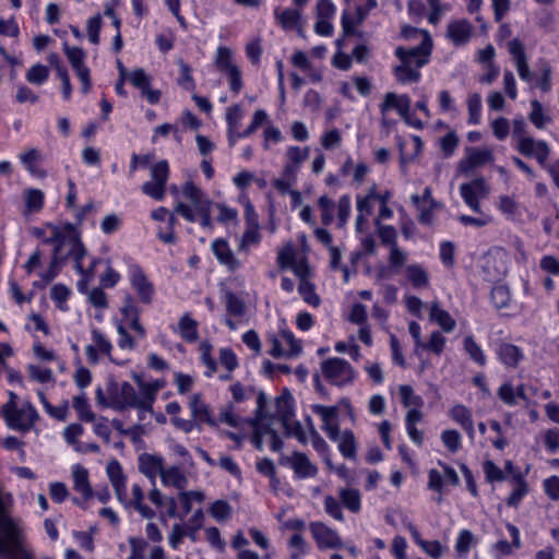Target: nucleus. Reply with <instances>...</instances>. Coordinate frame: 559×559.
<instances>
[{
  "mask_svg": "<svg viewBox=\"0 0 559 559\" xmlns=\"http://www.w3.org/2000/svg\"><path fill=\"white\" fill-rule=\"evenodd\" d=\"M276 404V416L282 425H286V423L294 417V408H293V397L288 392H284L281 396H278L275 401Z\"/></svg>",
  "mask_w": 559,
  "mask_h": 559,
  "instance_id": "c756f323",
  "label": "nucleus"
},
{
  "mask_svg": "<svg viewBox=\"0 0 559 559\" xmlns=\"http://www.w3.org/2000/svg\"><path fill=\"white\" fill-rule=\"evenodd\" d=\"M340 499L342 503L352 512L360 510V495L357 489L343 488L340 490Z\"/></svg>",
  "mask_w": 559,
  "mask_h": 559,
  "instance_id": "e433bc0d",
  "label": "nucleus"
},
{
  "mask_svg": "<svg viewBox=\"0 0 559 559\" xmlns=\"http://www.w3.org/2000/svg\"><path fill=\"white\" fill-rule=\"evenodd\" d=\"M274 15L275 20L285 29H292L296 27L301 19V13L298 9H285L283 11H278V9H276Z\"/></svg>",
  "mask_w": 559,
  "mask_h": 559,
  "instance_id": "72a5a7b5",
  "label": "nucleus"
},
{
  "mask_svg": "<svg viewBox=\"0 0 559 559\" xmlns=\"http://www.w3.org/2000/svg\"><path fill=\"white\" fill-rule=\"evenodd\" d=\"M168 174V164L166 160H160L151 167V177L154 182L166 186Z\"/></svg>",
  "mask_w": 559,
  "mask_h": 559,
  "instance_id": "13d9d810",
  "label": "nucleus"
},
{
  "mask_svg": "<svg viewBox=\"0 0 559 559\" xmlns=\"http://www.w3.org/2000/svg\"><path fill=\"white\" fill-rule=\"evenodd\" d=\"M463 346L471 359H473L479 366L486 365V356L473 336H466L463 341Z\"/></svg>",
  "mask_w": 559,
  "mask_h": 559,
  "instance_id": "4c0bfd02",
  "label": "nucleus"
},
{
  "mask_svg": "<svg viewBox=\"0 0 559 559\" xmlns=\"http://www.w3.org/2000/svg\"><path fill=\"white\" fill-rule=\"evenodd\" d=\"M160 479L165 486H174L178 489H183L187 485V477L177 466L164 468L162 472Z\"/></svg>",
  "mask_w": 559,
  "mask_h": 559,
  "instance_id": "2f4dec72",
  "label": "nucleus"
},
{
  "mask_svg": "<svg viewBox=\"0 0 559 559\" xmlns=\"http://www.w3.org/2000/svg\"><path fill=\"white\" fill-rule=\"evenodd\" d=\"M226 308L229 314L240 317L245 313L246 306L243 301L234 293H226Z\"/></svg>",
  "mask_w": 559,
  "mask_h": 559,
  "instance_id": "4d7b16f0",
  "label": "nucleus"
},
{
  "mask_svg": "<svg viewBox=\"0 0 559 559\" xmlns=\"http://www.w3.org/2000/svg\"><path fill=\"white\" fill-rule=\"evenodd\" d=\"M492 159L493 154L491 150L468 147L466 150L465 158L460 162V170L466 174L476 167L491 162Z\"/></svg>",
  "mask_w": 559,
  "mask_h": 559,
  "instance_id": "2eb2a0df",
  "label": "nucleus"
},
{
  "mask_svg": "<svg viewBox=\"0 0 559 559\" xmlns=\"http://www.w3.org/2000/svg\"><path fill=\"white\" fill-rule=\"evenodd\" d=\"M538 70L540 76L536 85L544 92L548 93L551 90V67L548 61L540 59L538 61Z\"/></svg>",
  "mask_w": 559,
  "mask_h": 559,
  "instance_id": "a19ab883",
  "label": "nucleus"
},
{
  "mask_svg": "<svg viewBox=\"0 0 559 559\" xmlns=\"http://www.w3.org/2000/svg\"><path fill=\"white\" fill-rule=\"evenodd\" d=\"M121 226V218L116 214H108L100 223V229L106 235L116 233Z\"/></svg>",
  "mask_w": 559,
  "mask_h": 559,
  "instance_id": "774afa93",
  "label": "nucleus"
},
{
  "mask_svg": "<svg viewBox=\"0 0 559 559\" xmlns=\"http://www.w3.org/2000/svg\"><path fill=\"white\" fill-rule=\"evenodd\" d=\"M2 415L7 426L20 432L29 431L38 419L37 411L28 402L17 407L14 401H8L2 407Z\"/></svg>",
  "mask_w": 559,
  "mask_h": 559,
  "instance_id": "39448f33",
  "label": "nucleus"
},
{
  "mask_svg": "<svg viewBox=\"0 0 559 559\" xmlns=\"http://www.w3.org/2000/svg\"><path fill=\"white\" fill-rule=\"evenodd\" d=\"M140 393L129 382L119 383L114 379L107 381V394L109 408L124 411L128 407L138 408L140 412H152V405L159 390L157 383L143 382L138 379Z\"/></svg>",
  "mask_w": 559,
  "mask_h": 559,
  "instance_id": "f257e3e1",
  "label": "nucleus"
},
{
  "mask_svg": "<svg viewBox=\"0 0 559 559\" xmlns=\"http://www.w3.org/2000/svg\"><path fill=\"white\" fill-rule=\"evenodd\" d=\"M309 528L319 548L342 547V539L338 534L322 522H311Z\"/></svg>",
  "mask_w": 559,
  "mask_h": 559,
  "instance_id": "f8f14e48",
  "label": "nucleus"
},
{
  "mask_svg": "<svg viewBox=\"0 0 559 559\" xmlns=\"http://www.w3.org/2000/svg\"><path fill=\"white\" fill-rule=\"evenodd\" d=\"M281 463L289 464L298 478L314 477L318 473V468L307 455L300 452H294L290 456L282 459Z\"/></svg>",
  "mask_w": 559,
  "mask_h": 559,
  "instance_id": "4468645a",
  "label": "nucleus"
},
{
  "mask_svg": "<svg viewBox=\"0 0 559 559\" xmlns=\"http://www.w3.org/2000/svg\"><path fill=\"white\" fill-rule=\"evenodd\" d=\"M165 189L166 186L154 181H146L142 185V192L157 201L165 198Z\"/></svg>",
  "mask_w": 559,
  "mask_h": 559,
  "instance_id": "0e129e2a",
  "label": "nucleus"
},
{
  "mask_svg": "<svg viewBox=\"0 0 559 559\" xmlns=\"http://www.w3.org/2000/svg\"><path fill=\"white\" fill-rule=\"evenodd\" d=\"M467 108H468V123L478 124L480 122V111H481V97L478 93H474L469 95L467 99Z\"/></svg>",
  "mask_w": 559,
  "mask_h": 559,
  "instance_id": "de8ad7c7",
  "label": "nucleus"
},
{
  "mask_svg": "<svg viewBox=\"0 0 559 559\" xmlns=\"http://www.w3.org/2000/svg\"><path fill=\"white\" fill-rule=\"evenodd\" d=\"M324 378L333 385L343 386L355 379L353 367L342 358H329L321 362Z\"/></svg>",
  "mask_w": 559,
  "mask_h": 559,
  "instance_id": "0eeeda50",
  "label": "nucleus"
},
{
  "mask_svg": "<svg viewBox=\"0 0 559 559\" xmlns=\"http://www.w3.org/2000/svg\"><path fill=\"white\" fill-rule=\"evenodd\" d=\"M63 259L60 258V248H53L49 269L41 275L43 280L51 282L58 274V269Z\"/></svg>",
  "mask_w": 559,
  "mask_h": 559,
  "instance_id": "e2e57ef3",
  "label": "nucleus"
},
{
  "mask_svg": "<svg viewBox=\"0 0 559 559\" xmlns=\"http://www.w3.org/2000/svg\"><path fill=\"white\" fill-rule=\"evenodd\" d=\"M215 63L219 71L226 73L233 68H237L231 61V50L226 47H219L217 49Z\"/></svg>",
  "mask_w": 559,
  "mask_h": 559,
  "instance_id": "8fccbe9b",
  "label": "nucleus"
},
{
  "mask_svg": "<svg viewBox=\"0 0 559 559\" xmlns=\"http://www.w3.org/2000/svg\"><path fill=\"white\" fill-rule=\"evenodd\" d=\"M190 409L193 419L200 423H206L210 426H215V421L212 418L210 407L204 404L199 394H194L190 400Z\"/></svg>",
  "mask_w": 559,
  "mask_h": 559,
  "instance_id": "a878e982",
  "label": "nucleus"
},
{
  "mask_svg": "<svg viewBox=\"0 0 559 559\" xmlns=\"http://www.w3.org/2000/svg\"><path fill=\"white\" fill-rule=\"evenodd\" d=\"M139 469L155 485L156 476H162L164 469L163 457L147 453L141 454L139 457Z\"/></svg>",
  "mask_w": 559,
  "mask_h": 559,
  "instance_id": "dca6fc26",
  "label": "nucleus"
},
{
  "mask_svg": "<svg viewBox=\"0 0 559 559\" xmlns=\"http://www.w3.org/2000/svg\"><path fill=\"white\" fill-rule=\"evenodd\" d=\"M130 282L132 287L138 292L140 300L144 304H151L154 295V287L146 278L141 267H131Z\"/></svg>",
  "mask_w": 559,
  "mask_h": 559,
  "instance_id": "ddd939ff",
  "label": "nucleus"
},
{
  "mask_svg": "<svg viewBox=\"0 0 559 559\" xmlns=\"http://www.w3.org/2000/svg\"><path fill=\"white\" fill-rule=\"evenodd\" d=\"M445 342V337L439 331H435L430 334L429 341L423 343L421 348L440 355L444 349Z\"/></svg>",
  "mask_w": 559,
  "mask_h": 559,
  "instance_id": "3c124183",
  "label": "nucleus"
},
{
  "mask_svg": "<svg viewBox=\"0 0 559 559\" xmlns=\"http://www.w3.org/2000/svg\"><path fill=\"white\" fill-rule=\"evenodd\" d=\"M212 251L219 263L226 265L228 270L235 271L240 266V262L235 258L227 241L217 239L212 243Z\"/></svg>",
  "mask_w": 559,
  "mask_h": 559,
  "instance_id": "6ab92c4d",
  "label": "nucleus"
},
{
  "mask_svg": "<svg viewBox=\"0 0 559 559\" xmlns=\"http://www.w3.org/2000/svg\"><path fill=\"white\" fill-rule=\"evenodd\" d=\"M460 193L466 205L476 213H481L480 203L481 199H485L489 194V188L486 180L480 177L465 182L460 186Z\"/></svg>",
  "mask_w": 559,
  "mask_h": 559,
  "instance_id": "1a4fd4ad",
  "label": "nucleus"
},
{
  "mask_svg": "<svg viewBox=\"0 0 559 559\" xmlns=\"http://www.w3.org/2000/svg\"><path fill=\"white\" fill-rule=\"evenodd\" d=\"M12 495L4 490L0 484V556L10 555L12 547L17 548L22 533L15 523L4 515L5 509L12 503Z\"/></svg>",
  "mask_w": 559,
  "mask_h": 559,
  "instance_id": "20e7f679",
  "label": "nucleus"
},
{
  "mask_svg": "<svg viewBox=\"0 0 559 559\" xmlns=\"http://www.w3.org/2000/svg\"><path fill=\"white\" fill-rule=\"evenodd\" d=\"M182 194L190 201L193 209L182 202H178L175 206V213L181 215L190 223H194L198 215L203 228L213 229L211 213L214 203L191 181L182 186Z\"/></svg>",
  "mask_w": 559,
  "mask_h": 559,
  "instance_id": "f03ea898",
  "label": "nucleus"
},
{
  "mask_svg": "<svg viewBox=\"0 0 559 559\" xmlns=\"http://www.w3.org/2000/svg\"><path fill=\"white\" fill-rule=\"evenodd\" d=\"M313 412L319 415L323 421L322 429L329 438H335L338 426L334 423L337 417V408L335 406L314 405Z\"/></svg>",
  "mask_w": 559,
  "mask_h": 559,
  "instance_id": "412c9836",
  "label": "nucleus"
},
{
  "mask_svg": "<svg viewBox=\"0 0 559 559\" xmlns=\"http://www.w3.org/2000/svg\"><path fill=\"white\" fill-rule=\"evenodd\" d=\"M51 230V236L44 239L45 243H53V248H60V258L66 260L72 257L75 262V270L83 273L82 260L86 250L81 241L80 234L64 235L60 228L52 224H47Z\"/></svg>",
  "mask_w": 559,
  "mask_h": 559,
  "instance_id": "7ed1b4c3",
  "label": "nucleus"
},
{
  "mask_svg": "<svg viewBox=\"0 0 559 559\" xmlns=\"http://www.w3.org/2000/svg\"><path fill=\"white\" fill-rule=\"evenodd\" d=\"M508 254L501 248L489 249L480 259V267L484 276L489 282H498L508 270Z\"/></svg>",
  "mask_w": 559,
  "mask_h": 559,
  "instance_id": "423d86ee",
  "label": "nucleus"
},
{
  "mask_svg": "<svg viewBox=\"0 0 559 559\" xmlns=\"http://www.w3.org/2000/svg\"><path fill=\"white\" fill-rule=\"evenodd\" d=\"M457 144H459V138L454 131L448 132L440 140V147L445 157H449L454 153V151L457 147Z\"/></svg>",
  "mask_w": 559,
  "mask_h": 559,
  "instance_id": "69168bd1",
  "label": "nucleus"
},
{
  "mask_svg": "<svg viewBox=\"0 0 559 559\" xmlns=\"http://www.w3.org/2000/svg\"><path fill=\"white\" fill-rule=\"evenodd\" d=\"M441 440L444 447L452 453H456L461 448V435L454 429L444 430L441 433Z\"/></svg>",
  "mask_w": 559,
  "mask_h": 559,
  "instance_id": "6e6d98bb",
  "label": "nucleus"
},
{
  "mask_svg": "<svg viewBox=\"0 0 559 559\" xmlns=\"http://www.w3.org/2000/svg\"><path fill=\"white\" fill-rule=\"evenodd\" d=\"M332 441L337 442L340 452L346 459H355L356 456V440L353 431L344 430L342 432L336 430L335 438H330Z\"/></svg>",
  "mask_w": 559,
  "mask_h": 559,
  "instance_id": "393cba45",
  "label": "nucleus"
},
{
  "mask_svg": "<svg viewBox=\"0 0 559 559\" xmlns=\"http://www.w3.org/2000/svg\"><path fill=\"white\" fill-rule=\"evenodd\" d=\"M121 313L129 322V326L143 338L145 336V329L140 323V309L134 305L130 296L126 297L123 306L121 307Z\"/></svg>",
  "mask_w": 559,
  "mask_h": 559,
  "instance_id": "aec40b11",
  "label": "nucleus"
},
{
  "mask_svg": "<svg viewBox=\"0 0 559 559\" xmlns=\"http://www.w3.org/2000/svg\"><path fill=\"white\" fill-rule=\"evenodd\" d=\"M92 338L94 346L98 349L99 354L110 356L112 345L110 341L98 330L92 331Z\"/></svg>",
  "mask_w": 559,
  "mask_h": 559,
  "instance_id": "bf43d9fd",
  "label": "nucleus"
},
{
  "mask_svg": "<svg viewBox=\"0 0 559 559\" xmlns=\"http://www.w3.org/2000/svg\"><path fill=\"white\" fill-rule=\"evenodd\" d=\"M498 207L507 217H514L519 210L516 201L509 195L499 197Z\"/></svg>",
  "mask_w": 559,
  "mask_h": 559,
  "instance_id": "338daca9",
  "label": "nucleus"
},
{
  "mask_svg": "<svg viewBox=\"0 0 559 559\" xmlns=\"http://www.w3.org/2000/svg\"><path fill=\"white\" fill-rule=\"evenodd\" d=\"M231 507L225 500H216L210 508L211 515L218 522L226 521L231 514Z\"/></svg>",
  "mask_w": 559,
  "mask_h": 559,
  "instance_id": "603ef678",
  "label": "nucleus"
},
{
  "mask_svg": "<svg viewBox=\"0 0 559 559\" xmlns=\"http://www.w3.org/2000/svg\"><path fill=\"white\" fill-rule=\"evenodd\" d=\"M181 337L189 343H193L198 340V322L190 317L189 313H185L178 323Z\"/></svg>",
  "mask_w": 559,
  "mask_h": 559,
  "instance_id": "7c9ffc66",
  "label": "nucleus"
},
{
  "mask_svg": "<svg viewBox=\"0 0 559 559\" xmlns=\"http://www.w3.org/2000/svg\"><path fill=\"white\" fill-rule=\"evenodd\" d=\"M516 148L522 155L536 158L538 164L543 167L546 166V162L550 155L548 144L543 140H535L532 136L521 139Z\"/></svg>",
  "mask_w": 559,
  "mask_h": 559,
  "instance_id": "9d476101",
  "label": "nucleus"
},
{
  "mask_svg": "<svg viewBox=\"0 0 559 559\" xmlns=\"http://www.w3.org/2000/svg\"><path fill=\"white\" fill-rule=\"evenodd\" d=\"M178 66L180 70V75L177 80L178 84L187 91H193L195 83L191 75V68L183 60H179Z\"/></svg>",
  "mask_w": 559,
  "mask_h": 559,
  "instance_id": "864d4df0",
  "label": "nucleus"
},
{
  "mask_svg": "<svg viewBox=\"0 0 559 559\" xmlns=\"http://www.w3.org/2000/svg\"><path fill=\"white\" fill-rule=\"evenodd\" d=\"M393 71L396 80L403 84L417 82L420 79V73L417 69L403 62L394 67Z\"/></svg>",
  "mask_w": 559,
  "mask_h": 559,
  "instance_id": "c9c22d12",
  "label": "nucleus"
},
{
  "mask_svg": "<svg viewBox=\"0 0 559 559\" xmlns=\"http://www.w3.org/2000/svg\"><path fill=\"white\" fill-rule=\"evenodd\" d=\"M369 12L365 10L361 5L356 8V16L353 19L348 11H343L342 13V27L344 36L355 35L356 32L354 29L355 24H362L367 19Z\"/></svg>",
  "mask_w": 559,
  "mask_h": 559,
  "instance_id": "c85d7f7f",
  "label": "nucleus"
},
{
  "mask_svg": "<svg viewBox=\"0 0 559 559\" xmlns=\"http://www.w3.org/2000/svg\"><path fill=\"white\" fill-rule=\"evenodd\" d=\"M448 37L456 46L464 45L468 41L472 34V25L466 20H459L448 25Z\"/></svg>",
  "mask_w": 559,
  "mask_h": 559,
  "instance_id": "4be33fe9",
  "label": "nucleus"
},
{
  "mask_svg": "<svg viewBox=\"0 0 559 559\" xmlns=\"http://www.w3.org/2000/svg\"><path fill=\"white\" fill-rule=\"evenodd\" d=\"M496 352L500 361L510 368L516 367L518 364L523 359L522 350L518 346L510 343H501L497 347Z\"/></svg>",
  "mask_w": 559,
  "mask_h": 559,
  "instance_id": "5701e85b",
  "label": "nucleus"
},
{
  "mask_svg": "<svg viewBox=\"0 0 559 559\" xmlns=\"http://www.w3.org/2000/svg\"><path fill=\"white\" fill-rule=\"evenodd\" d=\"M63 51L73 70L85 66L84 59L86 57V53L82 48L71 47L67 43H64Z\"/></svg>",
  "mask_w": 559,
  "mask_h": 559,
  "instance_id": "a18cd8bd",
  "label": "nucleus"
},
{
  "mask_svg": "<svg viewBox=\"0 0 559 559\" xmlns=\"http://www.w3.org/2000/svg\"><path fill=\"white\" fill-rule=\"evenodd\" d=\"M411 108V98L407 95H396L395 93H386L382 104L381 112L384 114L390 109H395L403 119L407 118Z\"/></svg>",
  "mask_w": 559,
  "mask_h": 559,
  "instance_id": "f3484780",
  "label": "nucleus"
},
{
  "mask_svg": "<svg viewBox=\"0 0 559 559\" xmlns=\"http://www.w3.org/2000/svg\"><path fill=\"white\" fill-rule=\"evenodd\" d=\"M451 417L455 420L462 428L473 437L474 435V424L472 418V412L464 405L457 404L451 408Z\"/></svg>",
  "mask_w": 559,
  "mask_h": 559,
  "instance_id": "cd10ccee",
  "label": "nucleus"
},
{
  "mask_svg": "<svg viewBox=\"0 0 559 559\" xmlns=\"http://www.w3.org/2000/svg\"><path fill=\"white\" fill-rule=\"evenodd\" d=\"M531 107H532V110L528 116L531 122L537 129H544L546 127V124L550 121V118L544 114L543 106L538 100L533 99L531 102Z\"/></svg>",
  "mask_w": 559,
  "mask_h": 559,
  "instance_id": "58836bf2",
  "label": "nucleus"
},
{
  "mask_svg": "<svg viewBox=\"0 0 559 559\" xmlns=\"http://www.w3.org/2000/svg\"><path fill=\"white\" fill-rule=\"evenodd\" d=\"M508 51L514 59L520 79L526 83H532L533 74L528 67L523 43L518 38H513L508 43Z\"/></svg>",
  "mask_w": 559,
  "mask_h": 559,
  "instance_id": "9b49d317",
  "label": "nucleus"
},
{
  "mask_svg": "<svg viewBox=\"0 0 559 559\" xmlns=\"http://www.w3.org/2000/svg\"><path fill=\"white\" fill-rule=\"evenodd\" d=\"M432 41L427 32H424V39L420 45L406 49L404 47H397L395 49V56L401 62L419 69L428 62V57L431 53Z\"/></svg>",
  "mask_w": 559,
  "mask_h": 559,
  "instance_id": "6e6552de",
  "label": "nucleus"
},
{
  "mask_svg": "<svg viewBox=\"0 0 559 559\" xmlns=\"http://www.w3.org/2000/svg\"><path fill=\"white\" fill-rule=\"evenodd\" d=\"M510 300V292L507 286L497 285L491 289V302L497 309L507 308Z\"/></svg>",
  "mask_w": 559,
  "mask_h": 559,
  "instance_id": "49530a36",
  "label": "nucleus"
},
{
  "mask_svg": "<svg viewBox=\"0 0 559 559\" xmlns=\"http://www.w3.org/2000/svg\"><path fill=\"white\" fill-rule=\"evenodd\" d=\"M310 148L308 146L301 148L299 146H289L286 151V164L284 170L288 176L296 175L299 171L302 163L308 159Z\"/></svg>",
  "mask_w": 559,
  "mask_h": 559,
  "instance_id": "a211bd4d",
  "label": "nucleus"
},
{
  "mask_svg": "<svg viewBox=\"0 0 559 559\" xmlns=\"http://www.w3.org/2000/svg\"><path fill=\"white\" fill-rule=\"evenodd\" d=\"M24 199L26 207L31 212H37L44 205V193L38 189H27Z\"/></svg>",
  "mask_w": 559,
  "mask_h": 559,
  "instance_id": "09e8293b",
  "label": "nucleus"
},
{
  "mask_svg": "<svg viewBox=\"0 0 559 559\" xmlns=\"http://www.w3.org/2000/svg\"><path fill=\"white\" fill-rule=\"evenodd\" d=\"M48 68L43 64L33 66L26 73V80L32 84L41 85L48 79Z\"/></svg>",
  "mask_w": 559,
  "mask_h": 559,
  "instance_id": "5fc2aeb1",
  "label": "nucleus"
},
{
  "mask_svg": "<svg viewBox=\"0 0 559 559\" xmlns=\"http://www.w3.org/2000/svg\"><path fill=\"white\" fill-rule=\"evenodd\" d=\"M288 437H295L299 442L307 443V436L301 424L297 420H288L286 425H282Z\"/></svg>",
  "mask_w": 559,
  "mask_h": 559,
  "instance_id": "052dcab7",
  "label": "nucleus"
},
{
  "mask_svg": "<svg viewBox=\"0 0 559 559\" xmlns=\"http://www.w3.org/2000/svg\"><path fill=\"white\" fill-rule=\"evenodd\" d=\"M200 352H201V359L203 361V364L207 367L209 369V372L206 373L209 377L212 376L216 369H217V366H216V361L215 359L212 357L211 355V352H212V345L209 344L207 342H202L200 344Z\"/></svg>",
  "mask_w": 559,
  "mask_h": 559,
  "instance_id": "680f3d73",
  "label": "nucleus"
},
{
  "mask_svg": "<svg viewBox=\"0 0 559 559\" xmlns=\"http://www.w3.org/2000/svg\"><path fill=\"white\" fill-rule=\"evenodd\" d=\"M514 481H515V488L511 492V495L507 499V504L509 507L516 508L520 503V501L526 496L528 492V487L526 481L524 480V476L521 473V471H518L514 473Z\"/></svg>",
  "mask_w": 559,
  "mask_h": 559,
  "instance_id": "473e14b6",
  "label": "nucleus"
},
{
  "mask_svg": "<svg viewBox=\"0 0 559 559\" xmlns=\"http://www.w3.org/2000/svg\"><path fill=\"white\" fill-rule=\"evenodd\" d=\"M429 319L436 322L447 333L452 332L456 325L451 314L442 309L437 301L432 302L430 306Z\"/></svg>",
  "mask_w": 559,
  "mask_h": 559,
  "instance_id": "b1692460",
  "label": "nucleus"
},
{
  "mask_svg": "<svg viewBox=\"0 0 559 559\" xmlns=\"http://www.w3.org/2000/svg\"><path fill=\"white\" fill-rule=\"evenodd\" d=\"M399 392L401 395L402 404L405 407H420L424 404L423 399L419 395L414 393V390L411 385L402 384L399 388Z\"/></svg>",
  "mask_w": 559,
  "mask_h": 559,
  "instance_id": "37998d69",
  "label": "nucleus"
},
{
  "mask_svg": "<svg viewBox=\"0 0 559 559\" xmlns=\"http://www.w3.org/2000/svg\"><path fill=\"white\" fill-rule=\"evenodd\" d=\"M73 407L82 420L93 421L95 419V414L90 409L85 394H80L73 397Z\"/></svg>",
  "mask_w": 559,
  "mask_h": 559,
  "instance_id": "c03bdc74",
  "label": "nucleus"
},
{
  "mask_svg": "<svg viewBox=\"0 0 559 559\" xmlns=\"http://www.w3.org/2000/svg\"><path fill=\"white\" fill-rule=\"evenodd\" d=\"M474 544H475L474 534L468 530H463L459 534V537L455 543V550H456L459 557H465Z\"/></svg>",
  "mask_w": 559,
  "mask_h": 559,
  "instance_id": "79ce46f5",
  "label": "nucleus"
},
{
  "mask_svg": "<svg viewBox=\"0 0 559 559\" xmlns=\"http://www.w3.org/2000/svg\"><path fill=\"white\" fill-rule=\"evenodd\" d=\"M74 489L84 498L92 497V487L88 481V472L81 465H75L72 469Z\"/></svg>",
  "mask_w": 559,
  "mask_h": 559,
  "instance_id": "bb28decb",
  "label": "nucleus"
},
{
  "mask_svg": "<svg viewBox=\"0 0 559 559\" xmlns=\"http://www.w3.org/2000/svg\"><path fill=\"white\" fill-rule=\"evenodd\" d=\"M298 292L302 299L313 306L318 307L320 305V297L314 292V286L307 278H301L298 285Z\"/></svg>",
  "mask_w": 559,
  "mask_h": 559,
  "instance_id": "ea45409f",
  "label": "nucleus"
},
{
  "mask_svg": "<svg viewBox=\"0 0 559 559\" xmlns=\"http://www.w3.org/2000/svg\"><path fill=\"white\" fill-rule=\"evenodd\" d=\"M406 275L415 288L427 287L429 276L427 272L418 264H411L406 267Z\"/></svg>",
  "mask_w": 559,
  "mask_h": 559,
  "instance_id": "f704fd0d",
  "label": "nucleus"
}]
</instances>
